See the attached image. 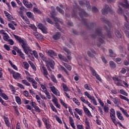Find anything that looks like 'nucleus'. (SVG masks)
Listing matches in <instances>:
<instances>
[{
  "mask_svg": "<svg viewBox=\"0 0 129 129\" xmlns=\"http://www.w3.org/2000/svg\"><path fill=\"white\" fill-rule=\"evenodd\" d=\"M74 3L75 5L73 6V13L72 17L75 18V19H78V20L79 18L77 16V10H78L79 12V15L82 20V23L83 25H84L85 27H86L87 29H92L94 28V27H96V24L95 23L92 22L88 24V20L84 18V17H88V14H87L84 10L81 9V8L77 5V2H76V1H74Z\"/></svg>",
  "mask_w": 129,
  "mask_h": 129,
  "instance_id": "nucleus-1",
  "label": "nucleus"
},
{
  "mask_svg": "<svg viewBox=\"0 0 129 129\" xmlns=\"http://www.w3.org/2000/svg\"><path fill=\"white\" fill-rule=\"evenodd\" d=\"M14 37L16 41H18L19 43L21 44V46L23 49V51L26 55H29V54H30L31 55H33L35 59H37V60H39V54H38V52H37V51L33 50H32V49H31L30 46H29V45L27 44V40H26L25 38H22V37L17 35H14Z\"/></svg>",
  "mask_w": 129,
  "mask_h": 129,
  "instance_id": "nucleus-2",
  "label": "nucleus"
},
{
  "mask_svg": "<svg viewBox=\"0 0 129 129\" xmlns=\"http://www.w3.org/2000/svg\"><path fill=\"white\" fill-rule=\"evenodd\" d=\"M100 20L101 21H102V22H104L105 24H106V25L108 26L109 28H108L107 27L105 26L104 27V29L106 31L107 37H108L110 39H111V38H112V36H111V32H110V28H111V27H112L111 23H110L109 21L106 20V19L104 18H101Z\"/></svg>",
  "mask_w": 129,
  "mask_h": 129,
  "instance_id": "nucleus-3",
  "label": "nucleus"
},
{
  "mask_svg": "<svg viewBox=\"0 0 129 129\" xmlns=\"http://www.w3.org/2000/svg\"><path fill=\"white\" fill-rule=\"evenodd\" d=\"M108 13H111L112 15L114 14V12L109 8L108 5H105V8L102 10V14L105 16V15H107Z\"/></svg>",
  "mask_w": 129,
  "mask_h": 129,
  "instance_id": "nucleus-4",
  "label": "nucleus"
},
{
  "mask_svg": "<svg viewBox=\"0 0 129 129\" xmlns=\"http://www.w3.org/2000/svg\"><path fill=\"white\" fill-rule=\"evenodd\" d=\"M90 70L92 72L93 76H95L96 79H97L99 81L101 82L102 80L101 79V78H100V76H99V75L96 73V71H95V70H94L93 68L90 67Z\"/></svg>",
  "mask_w": 129,
  "mask_h": 129,
  "instance_id": "nucleus-5",
  "label": "nucleus"
},
{
  "mask_svg": "<svg viewBox=\"0 0 129 129\" xmlns=\"http://www.w3.org/2000/svg\"><path fill=\"white\" fill-rule=\"evenodd\" d=\"M95 34L97 36L101 37L102 39H104L105 38V35H103L102 32V30L101 28H97L95 30Z\"/></svg>",
  "mask_w": 129,
  "mask_h": 129,
  "instance_id": "nucleus-6",
  "label": "nucleus"
},
{
  "mask_svg": "<svg viewBox=\"0 0 129 129\" xmlns=\"http://www.w3.org/2000/svg\"><path fill=\"white\" fill-rule=\"evenodd\" d=\"M38 28L41 30L42 32L44 33V34H47L48 29L47 27H46V26H45V25H43L42 23H39L38 24Z\"/></svg>",
  "mask_w": 129,
  "mask_h": 129,
  "instance_id": "nucleus-7",
  "label": "nucleus"
},
{
  "mask_svg": "<svg viewBox=\"0 0 129 129\" xmlns=\"http://www.w3.org/2000/svg\"><path fill=\"white\" fill-rule=\"evenodd\" d=\"M14 49L18 54H19V56L22 59H25V54L24 53H23L21 49H20L18 47L16 46L14 47Z\"/></svg>",
  "mask_w": 129,
  "mask_h": 129,
  "instance_id": "nucleus-8",
  "label": "nucleus"
},
{
  "mask_svg": "<svg viewBox=\"0 0 129 129\" xmlns=\"http://www.w3.org/2000/svg\"><path fill=\"white\" fill-rule=\"evenodd\" d=\"M45 63L46 64V66H50V68H51L52 70H54L55 68L54 67V66H55V61H54L53 59H49L48 60H46V62H45Z\"/></svg>",
  "mask_w": 129,
  "mask_h": 129,
  "instance_id": "nucleus-9",
  "label": "nucleus"
},
{
  "mask_svg": "<svg viewBox=\"0 0 129 129\" xmlns=\"http://www.w3.org/2000/svg\"><path fill=\"white\" fill-rule=\"evenodd\" d=\"M49 89H50L53 94H55V95H56L57 96H60V92L55 86L50 87Z\"/></svg>",
  "mask_w": 129,
  "mask_h": 129,
  "instance_id": "nucleus-10",
  "label": "nucleus"
},
{
  "mask_svg": "<svg viewBox=\"0 0 129 129\" xmlns=\"http://www.w3.org/2000/svg\"><path fill=\"white\" fill-rule=\"evenodd\" d=\"M87 54L89 57H90V58H95V55H97V53L96 51H95V50H94V49L92 48L90 49V51H87ZM93 54H94V55Z\"/></svg>",
  "mask_w": 129,
  "mask_h": 129,
  "instance_id": "nucleus-11",
  "label": "nucleus"
},
{
  "mask_svg": "<svg viewBox=\"0 0 129 129\" xmlns=\"http://www.w3.org/2000/svg\"><path fill=\"white\" fill-rule=\"evenodd\" d=\"M41 71L43 72V74L44 76L48 79V80H49V77H48V75L49 73H48V71H47V69H46V67L44 66H42L41 67Z\"/></svg>",
  "mask_w": 129,
  "mask_h": 129,
  "instance_id": "nucleus-12",
  "label": "nucleus"
},
{
  "mask_svg": "<svg viewBox=\"0 0 129 129\" xmlns=\"http://www.w3.org/2000/svg\"><path fill=\"white\" fill-rule=\"evenodd\" d=\"M41 71L43 72V74L44 76L48 79V80H49V77H48V75L49 73H48V71H47V69H46V67L44 66H42L41 67Z\"/></svg>",
  "mask_w": 129,
  "mask_h": 129,
  "instance_id": "nucleus-13",
  "label": "nucleus"
},
{
  "mask_svg": "<svg viewBox=\"0 0 129 129\" xmlns=\"http://www.w3.org/2000/svg\"><path fill=\"white\" fill-rule=\"evenodd\" d=\"M2 117L5 121V124L8 127H10L11 126V122H10V119L7 116L5 115H3Z\"/></svg>",
  "mask_w": 129,
  "mask_h": 129,
  "instance_id": "nucleus-14",
  "label": "nucleus"
},
{
  "mask_svg": "<svg viewBox=\"0 0 129 129\" xmlns=\"http://www.w3.org/2000/svg\"><path fill=\"white\" fill-rule=\"evenodd\" d=\"M11 73L14 79H19L21 78V74L16 72L14 70L11 71Z\"/></svg>",
  "mask_w": 129,
  "mask_h": 129,
  "instance_id": "nucleus-15",
  "label": "nucleus"
},
{
  "mask_svg": "<svg viewBox=\"0 0 129 129\" xmlns=\"http://www.w3.org/2000/svg\"><path fill=\"white\" fill-rule=\"evenodd\" d=\"M83 110H84L85 114H86V115H87L88 116V117H92V115L91 114V112H90L89 109H88L87 108V107H86L85 106H83Z\"/></svg>",
  "mask_w": 129,
  "mask_h": 129,
  "instance_id": "nucleus-16",
  "label": "nucleus"
},
{
  "mask_svg": "<svg viewBox=\"0 0 129 129\" xmlns=\"http://www.w3.org/2000/svg\"><path fill=\"white\" fill-rule=\"evenodd\" d=\"M61 38V32H57L52 36V39L55 41L59 40Z\"/></svg>",
  "mask_w": 129,
  "mask_h": 129,
  "instance_id": "nucleus-17",
  "label": "nucleus"
},
{
  "mask_svg": "<svg viewBox=\"0 0 129 129\" xmlns=\"http://www.w3.org/2000/svg\"><path fill=\"white\" fill-rule=\"evenodd\" d=\"M46 53L49 55V56H50V57H51V58L53 56H57V53L53 50L49 49L48 50H46Z\"/></svg>",
  "mask_w": 129,
  "mask_h": 129,
  "instance_id": "nucleus-18",
  "label": "nucleus"
},
{
  "mask_svg": "<svg viewBox=\"0 0 129 129\" xmlns=\"http://www.w3.org/2000/svg\"><path fill=\"white\" fill-rule=\"evenodd\" d=\"M26 16L29 18V19H31L32 21H35V17H34V14H33L31 12H27L26 13Z\"/></svg>",
  "mask_w": 129,
  "mask_h": 129,
  "instance_id": "nucleus-19",
  "label": "nucleus"
},
{
  "mask_svg": "<svg viewBox=\"0 0 129 129\" xmlns=\"http://www.w3.org/2000/svg\"><path fill=\"white\" fill-rule=\"evenodd\" d=\"M110 99H111L112 101H113L114 104H118L119 103V100H118V98L115 97L113 98L112 96H109Z\"/></svg>",
  "mask_w": 129,
  "mask_h": 129,
  "instance_id": "nucleus-20",
  "label": "nucleus"
},
{
  "mask_svg": "<svg viewBox=\"0 0 129 129\" xmlns=\"http://www.w3.org/2000/svg\"><path fill=\"white\" fill-rule=\"evenodd\" d=\"M124 3L125 4L122 3H120V6H121L122 8H124V9H129V4L127 0H124Z\"/></svg>",
  "mask_w": 129,
  "mask_h": 129,
  "instance_id": "nucleus-21",
  "label": "nucleus"
},
{
  "mask_svg": "<svg viewBox=\"0 0 129 129\" xmlns=\"http://www.w3.org/2000/svg\"><path fill=\"white\" fill-rule=\"evenodd\" d=\"M116 114L118 119L121 120V121H123L124 120V118H123V116H122V114L120 113V111H117Z\"/></svg>",
  "mask_w": 129,
  "mask_h": 129,
  "instance_id": "nucleus-22",
  "label": "nucleus"
},
{
  "mask_svg": "<svg viewBox=\"0 0 129 129\" xmlns=\"http://www.w3.org/2000/svg\"><path fill=\"white\" fill-rule=\"evenodd\" d=\"M52 102L54 103V105L57 107V108H61L60 107V104L58 103V100L57 99V98L55 97L54 99H52Z\"/></svg>",
  "mask_w": 129,
  "mask_h": 129,
  "instance_id": "nucleus-23",
  "label": "nucleus"
},
{
  "mask_svg": "<svg viewBox=\"0 0 129 129\" xmlns=\"http://www.w3.org/2000/svg\"><path fill=\"white\" fill-rule=\"evenodd\" d=\"M58 57L60 60H61V61H64V62H67V63H68V59H67V58L62 54H59L58 55Z\"/></svg>",
  "mask_w": 129,
  "mask_h": 129,
  "instance_id": "nucleus-24",
  "label": "nucleus"
},
{
  "mask_svg": "<svg viewBox=\"0 0 129 129\" xmlns=\"http://www.w3.org/2000/svg\"><path fill=\"white\" fill-rule=\"evenodd\" d=\"M109 56L111 58H114L116 56V54L113 52V50L112 49H109Z\"/></svg>",
  "mask_w": 129,
  "mask_h": 129,
  "instance_id": "nucleus-25",
  "label": "nucleus"
},
{
  "mask_svg": "<svg viewBox=\"0 0 129 129\" xmlns=\"http://www.w3.org/2000/svg\"><path fill=\"white\" fill-rule=\"evenodd\" d=\"M69 121L70 124L71 125L72 127H73V128L76 129V128L75 127V124H74V120L71 116L69 117Z\"/></svg>",
  "mask_w": 129,
  "mask_h": 129,
  "instance_id": "nucleus-26",
  "label": "nucleus"
},
{
  "mask_svg": "<svg viewBox=\"0 0 129 129\" xmlns=\"http://www.w3.org/2000/svg\"><path fill=\"white\" fill-rule=\"evenodd\" d=\"M39 57L41 58V60L43 61L44 62H47V57L45 56V55L43 54L42 52L39 53Z\"/></svg>",
  "mask_w": 129,
  "mask_h": 129,
  "instance_id": "nucleus-27",
  "label": "nucleus"
},
{
  "mask_svg": "<svg viewBox=\"0 0 129 129\" xmlns=\"http://www.w3.org/2000/svg\"><path fill=\"white\" fill-rule=\"evenodd\" d=\"M62 88L63 89V92L64 93H66L68 91H70V89L68 88V87H67V85L64 84V83L62 84Z\"/></svg>",
  "mask_w": 129,
  "mask_h": 129,
  "instance_id": "nucleus-28",
  "label": "nucleus"
},
{
  "mask_svg": "<svg viewBox=\"0 0 129 129\" xmlns=\"http://www.w3.org/2000/svg\"><path fill=\"white\" fill-rule=\"evenodd\" d=\"M115 117V111L114 109L111 108L110 110V117Z\"/></svg>",
  "mask_w": 129,
  "mask_h": 129,
  "instance_id": "nucleus-29",
  "label": "nucleus"
},
{
  "mask_svg": "<svg viewBox=\"0 0 129 129\" xmlns=\"http://www.w3.org/2000/svg\"><path fill=\"white\" fill-rule=\"evenodd\" d=\"M98 41L99 42L97 43V46L99 48H100V47L101 46V45L104 43V40L102 38H99Z\"/></svg>",
  "mask_w": 129,
  "mask_h": 129,
  "instance_id": "nucleus-30",
  "label": "nucleus"
},
{
  "mask_svg": "<svg viewBox=\"0 0 129 129\" xmlns=\"http://www.w3.org/2000/svg\"><path fill=\"white\" fill-rule=\"evenodd\" d=\"M109 63L110 68H112V69H114V68L116 67V64H115V62H114V61L112 60L110 61Z\"/></svg>",
  "mask_w": 129,
  "mask_h": 129,
  "instance_id": "nucleus-31",
  "label": "nucleus"
},
{
  "mask_svg": "<svg viewBox=\"0 0 129 129\" xmlns=\"http://www.w3.org/2000/svg\"><path fill=\"white\" fill-rule=\"evenodd\" d=\"M3 40L6 42H7L9 39H11V37H10V36H9L8 33L5 34V35H3Z\"/></svg>",
  "mask_w": 129,
  "mask_h": 129,
  "instance_id": "nucleus-32",
  "label": "nucleus"
},
{
  "mask_svg": "<svg viewBox=\"0 0 129 129\" xmlns=\"http://www.w3.org/2000/svg\"><path fill=\"white\" fill-rule=\"evenodd\" d=\"M33 13H36L38 15L42 14V11L36 7L33 8Z\"/></svg>",
  "mask_w": 129,
  "mask_h": 129,
  "instance_id": "nucleus-33",
  "label": "nucleus"
},
{
  "mask_svg": "<svg viewBox=\"0 0 129 129\" xmlns=\"http://www.w3.org/2000/svg\"><path fill=\"white\" fill-rule=\"evenodd\" d=\"M0 95L5 100H8L9 99V97L5 93H0Z\"/></svg>",
  "mask_w": 129,
  "mask_h": 129,
  "instance_id": "nucleus-34",
  "label": "nucleus"
},
{
  "mask_svg": "<svg viewBox=\"0 0 129 129\" xmlns=\"http://www.w3.org/2000/svg\"><path fill=\"white\" fill-rule=\"evenodd\" d=\"M50 16L52 19L54 21V22H60V19H58V18L56 17L55 15H53V13H50Z\"/></svg>",
  "mask_w": 129,
  "mask_h": 129,
  "instance_id": "nucleus-35",
  "label": "nucleus"
},
{
  "mask_svg": "<svg viewBox=\"0 0 129 129\" xmlns=\"http://www.w3.org/2000/svg\"><path fill=\"white\" fill-rule=\"evenodd\" d=\"M111 119L112 121V122L114 123V124H115V125H117V122H118L119 121L116 120V117H111Z\"/></svg>",
  "mask_w": 129,
  "mask_h": 129,
  "instance_id": "nucleus-36",
  "label": "nucleus"
},
{
  "mask_svg": "<svg viewBox=\"0 0 129 129\" xmlns=\"http://www.w3.org/2000/svg\"><path fill=\"white\" fill-rule=\"evenodd\" d=\"M59 101L61 105H62V106H63V107L66 108V109H67L68 108V106L67 104H66L64 101H63V100L60 99Z\"/></svg>",
  "mask_w": 129,
  "mask_h": 129,
  "instance_id": "nucleus-37",
  "label": "nucleus"
},
{
  "mask_svg": "<svg viewBox=\"0 0 129 129\" xmlns=\"http://www.w3.org/2000/svg\"><path fill=\"white\" fill-rule=\"evenodd\" d=\"M15 100L18 104H19V105H20V104H22V100L21 99V98H20V97H15Z\"/></svg>",
  "mask_w": 129,
  "mask_h": 129,
  "instance_id": "nucleus-38",
  "label": "nucleus"
},
{
  "mask_svg": "<svg viewBox=\"0 0 129 129\" xmlns=\"http://www.w3.org/2000/svg\"><path fill=\"white\" fill-rule=\"evenodd\" d=\"M56 10L57 11V12H58V13H59V14H61V15H64V10L61 9V8H60V7L57 6L56 7Z\"/></svg>",
  "mask_w": 129,
  "mask_h": 129,
  "instance_id": "nucleus-39",
  "label": "nucleus"
},
{
  "mask_svg": "<svg viewBox=\"0 0 129 129\" xmlns=\"http://www.w3.org/2000/svg\"><path fill=\"white\" fill-rule=\"evenodd\" d=\"M63 66L69 71H71V70H72V67L71 65L68 64L67 63H63Z\"/></svg>",
  "mask_w": 129,
  "mask_h": 129,
  "instance_id": "nucleus-40",
  "label": "nucleus"
},
{
  "mask_svg": "<svg viewBox=\"0 0 129 129\" xmlns=\"http://www.w3.org/2000/svg\"><path fill=\"white\" fill-rule=\"evenodd\" d=\"M75 110L81 116H82L83 115V114H82V110H81V109H80L79 108H76L75 109Z\"/></svg>",
  "mask_w": 129,
  "mask_h": 129,
  "instance_id": "nucleus-41",
  "label": "nucleus"
},
{
  "mask_svg": "<svg viewBox=\"0 0 129 129\" xmlns=\"http://www.w3.org/2000/svg\"><path fill=\"white\" fill-rule=\"evenodd\" d=\"M31 83L32 86L33 87V88H34V89H37V88H38V83H37V82H36L35 80Z\"/></svg>",
  "mask_w": 129,
  "mask_h": 129,
  "instance_id": "nucleus-42",
  "label": "nucleus"
},
{
  "mask_svg": "<svg viewBox=\"0 0 129 129\" xmlns=\"http://www.w3.org/2000/svg\"><path fill=\"white\" fill-rule=\"evenodd\" d=\"M84 88L85 89H86L87 90H91L92 89V88H91V86L88 84H86L84 85Z\"/></svg>",
  "mask_w": 129,
  "mask_h": 129,
  "instance_id": "nucleus-43",
  "label": "nucleus"
},
{
  "mask_svg": "<svg viewBox=\"0 0 129 129\" xmlns=\"http://www.w3.org/2000/svg\"><path fill=\"white\" fill-rule=\"evenodd\" d=\"M115 35L117 38H118V39H121V34H120V32L119 31H115Z\"/></svg>",
  "mask_w": 129,
  "mask_h": 129,
  "instance_id": "nucleus-44",
  "label": "nucleus"
},
{
  "mask_svg": "<svg viewBox=\"0 0 129 129\" xmlns=\"http://www.w3.org/2000/svg\"><path fill=\"white\" fill-rule=\"evenodd\" d=\"M120 94H122L125 96H128V94L126 93L123 89H120L119 91Z\"/></svg>",
  "mask_w": 129,
  "mask_h": 129,
  "instance_id": "nucleus-45",
  "label": "nucleus"
},
{
  "mask_svg": "<svg viewBox=\"0 0 129 129\" xmlns=\"http://www.w3.org/2000/svg\"><path fill=\"white\" fill-rule=\"evenodd\" d=\"M29 65L31 66V68H32V69H33V70H34L35 71L37 70V68H36V66H35V64H34V63L32 61H29Z\"/></svg>",
  "mask_w": 129,
  "mask_h": 129,
  "instance_id": "nucleus-46",
  "label": "nucleus"
},
{
  "mask_svg": "<svg viewBox=\"0 0 129 129\" xmlns=\"http://www.w3.org/2000/svg\"><path fill=\"white\" fill-rule=\"evenodd\" d=\"M117 13L118 15H123L124 14V12H123V10L121 8L119 7V9L117 10Z\"/></svg>",
  "mask_w": 129,
  "mask_h": 129,
  "instance_id": "nucleus-47",
  "label": "nucleus"
},
{
  "mask_svg": "<svg viewBox=\"0 0 129 129\" xmlns=\"http://www.w3.org/2000/svg\"><path fill=\"white\" fill-rule=\"evenodd\" d=\"M73 101H74V102H75V103H76V104H77L78 106H79L80 105V102L76 98H74L73 99Z\"/></svg>",
  "mask_w": 129,
  "mask_h": 129,
  "instance_id": "nucleus-48",
  "label": "nucleus"
},
{
  "mask_svg": "<svg viewBox=\"0 0 129 129\" xmlns=\"http://www.w3.org/2000/svg\"><path fill=\"white\" fill-rule=\"evenodd\" d=\"M9 88H10V89H11V91L12 92H13V93H15V92H16V88H15V87H14L13 85L11 84H9Z\"/></svg>",
  "mask_w": 129,
  "mask_h": 129,
  "instance_id": "nucleus-49",
  "label": "nucleus"
},
{
  "mask_svg": "<svg viewBox=\"0 0 129 129\" xmlns=\"http://www.w3.org/2000/svg\"><path fill=\"white\" fill-rule=\"evenodd\" d=\"M60 67L61 70L64 71V72H65V73H66L68 75H69V73H68V71H67L64 67H63L62 66H60Z\"/></svg>",
  "mask_w": 129,
  "mask_h": 129,
  "instance_id": "nucleus-50",
  "label": "nucleus"
},
{
  "mask_svg": "<svg viewBox=\"0 0 129 129\" xmlns=\"http://www.w3.org/2000/svg\"><path fill=\"white\" fill-rule=\"evenodd\" d=\"M22 82L23 84H25V85H26V86H30L31 85V84H30L27 80H22Z\"/></svg>",
  "mask_w": 129,
  "mask_h": 129,
  "instance_id": "nucleus-51",
  "label": "nucleus"
},
{
  "mask_svg": "<svg viewBox=\"0 0 129 129\" xmlns=\"http://www.w3.org/2000/svg\"><path fill=\"white\" fill-rule=\"evenodd\" d=\"M84 94L85 96H87V97L89 98V99H91V98L92 97V96H91L90 94H89V93H88V92L87 91L84 92Z\"/></svg>",
  "mask_w": 129,
  "mask_h": 129,
  "instance_id": "nucleus-52",
  "label": "nucleus"
},
{
  "mask_svg": "<svg viewBox=\"0 0 129 129\" xmlns=\"http://www.w3.org/2000/svg\"><path fill=\"white\" fill-rule=\"evenodd\" d=\"M23 123L25 126V127H29V124H28V121L26 119V118H23Z\"/></svg>",
  "mask_w": 129,
  "mask_h": 129,
  "instance_id": "nucleus-53",
  "label": "nucleus"
},
{
  "mask_svg": "<svg viewBox=\"0 0 129 129\" xmlns=\"http://www.w3.org/2000/svg\"><path fill=\"white\" fill-rule=\"evenodd\" d=\"M40 86H41L42 89L43 90L42 91H43V92L48 90V89H47V88H46V86L45 85H44L43 84H41Z\"/></svg>",
  "mask_w": 129,
  "mask_h": 129,
  "instance_id": "nucleus-54",
  "label": "nucleus"
},
{
  "mask_svg": "<svg viewBox=\"0 0 129 129\" xmlns=\"http://www.w3.org/2000/svg\"><path fill=\"white\" fill-rule=\"evenodd\" d=\"M23 64H24L25 69H26V70H28V69H29V63L27 61H24L23 62Z\"/></svg>",
  "mask_w": 129,
  "mask_h": 129,
  "instance_id": "nucleus-55",
  "label": "nucleus"
},
{
  "mask_svg": "<svg viewBox=\"0 0 129 129\" xmlns=\"http://www.w3.org/2000/svg\"><path fill=\"white\" fill-rule=\"evenodd\" d=\"M85 123L87 125L86 127H90V124H89V120H88V118H85Z\"/></svg>",
  "mask_w": 129,
  "mask_h": 129,
  "instance_id": "nucleus-56",
  "label": "nucleus"
},
{
  "mask_svg": "<svg viewBox=\"0 0 129 129\" xmlns=\"http://www.w3.org/2000/svg\"><path fill=\"white\" fill-rule=\"evenodd\" d=\"M35 98L37 102H38L39 104H41V98L40 97V96H39L38 95H36L35 96Z\"/></svg>",
  "mask_w": 129,
  "mask_h": 129,
  "instance_id": "nucleus-57",
  "label": "nucleus"
},
{
  "mask_svg": "<svg viewBox=\"0 0 129 129\" xmlns=\"http://www.w3.org/2000/svg\"><path fill=\"white\" fill-rule=\"evenodd\" d=\"M112 80H113V81H117L118 82H120V81H121V80L120 79L116 77H113Z\"/></svg>",
  "mask_w": 129,
  "mask_h": 129,
  "instance_id": "nucleus-58",
  "label": "nucleus"
},
{
  "mask_svg": "<svg viewBox=\"0 0 129 129\" xmlns=\"http://www.w3.org/2000/svg\"><path fill=\"white\" fill-rule=\"evenodd\" d=\"M51 79L52 81L53 82H54V83H58V81L56 79V78L55 77V76H52L51 77Z\"/></svg>",
  "mask_w": 129,
  "mask_h": 129,
  "instance_id": "nucleus-59",
  "label": "nucleus"
},
{
  "mask_svg": "<svg viewBox=\"0 0 129 129\" xmlns=\"http://www.w3.org/2000/svg\"><path fill=\"white\" fill-rule=\"evenodd\" d=\"M45 20L46 21V22H47V23H49V24H51V25H53V21H52V20L50 19V18L47 17L45 18Z\"/></svg>",
  "mask_w": 129,
  "mask_h": 129,
  "instance_id": "nucleus-60",
  "label": "nucleus"
},
{
  "mask_svg": "<svg viewBox=\"0 0 129 129\" xmlns=\"http://www.w3.org/2000/svg\"><path fill=\"white\" fill-rule=\"evenodd\" d=\"M55 119H56V120L57 121L58 123H62V120H61L60 117H59V116L56 115L55 116Z\"/></svg>",
  "mask_w": 129,
  "mask_h": 129,
  "instance_id": "nucleus-61",
  "label": "nucleus"
},
{
  "mask_svg": "<svg viewBox=\"0 0 129 129\" xmlns=\"http://www.w3.org/2000/svg\"><path fill=\"white\" fill-rule=\"evenodd\" d=\"M8 26H9V28H10L12 30H16V27H15V26L13 25V24L9 23V24H8Z\"/></svg>",
  "mask_w": 129,
  "mask_h": 129,
  "instance_id": "nucleus-62",
  "label": "nucleus"
},
{
  "mask_svg": "<svg viewBox=\"0 0 129 129\" xmlns=\"http://www.w3.org/2000/svg\"><path fill=\"white\" fill-rule=\"evenodd\" d=\"M92 12L93 13H98V9L95 7L92 8Z\"/></svg>",
  "mask_w": 129,
  "mask_h": 129,
  "instance_id": "nucleus-63",
  "label": "nucleus"
},
{
  "mask_svg": "<svg viewBox=\"0 0 129 129\" xmlns=\"http://www.w3.org/2000/svg\"><path fill=\"white\" fill-rule=\"evenodd\" d=\"M16 129H22V127H21V123L20 122H17L16 124Z\"/></svg>",
  "mask_w": 129,
  "mask_h": 129,
  "instance_id": "nucleus-64",
  "label": "nucleus"
}]
</instances>
